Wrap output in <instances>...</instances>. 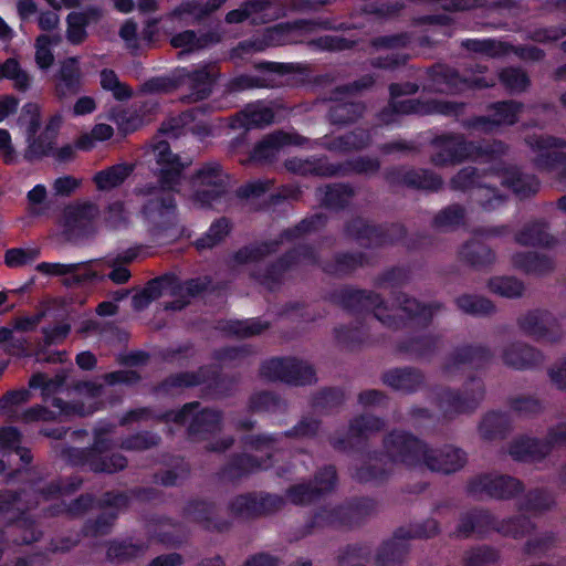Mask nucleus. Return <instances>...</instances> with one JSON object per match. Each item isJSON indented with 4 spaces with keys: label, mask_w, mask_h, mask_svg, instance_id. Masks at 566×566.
I'll return each mask as SVG.
<instances>
[{
    "label": "nucleus",
    "mask_w": 566,
    "mask_h": 566,
    "mask_svg": "<svg viewBox=\"0 0 566 566\" xmlns=\"http://www.w3.org/2000/svg\"><path fill=\"white\" fill-rule=\"evenodd\" d=\"M433 147L431 161L436 166L443 167L463 160L491 165V170L483 175L478 174L476 168L465 167L451 179L453 189L472 190L473 200L485 210H493L505 200V196L495 188L497 182L512 189L521 198L538 190L539 185L534 176L524 175L515 167L504 166L502 156L506 153V147L501 142L482 147L467 143L460 135H446L437 138Z\"/></svg>",
    "instance_id": "f257e3e1"
},
{
    "label": "nucleus",
    "mask_w": 566,
    "mask_h": 566,
    "mask_svg": "<svg viewBox=\"0 0 566 566\" xmlns=\"http://www.w3.org/2000/svg\"><path fill=\"white\" fill-rule=\"evenodd\" d=\"M465 462V453L453 446L431 449L413 436L394 431L385 438L384 454L365 459L353 475L360 482L378 481L399 464L424 465L430 471L450 474L462 469Z\"/></svg>",
    "instance_id": "f03ea898"
},
{
    "label": "nucleus",
    "mask_w": 566,
    "mask_h": 566,
    "mask_svg": "<svg viewBox=\"0 0 566 566\" xmlns=\"http://www.w3.org/2000/svg\"><path fill=\"white\" fill-rule=\"evenodd\" d=\"M158 168L160 188L148 191L142 209V216L154 233L166 230L177 223V205L172 191H178L182 170L189 161L181 163L179 157L170 151L166 140L157 142L153 147Z\"/></svg>",
    "instance_id": "7ed1b4c3"
},
{
    "label": "nucleus",
    "mask_w": 566,
    "mask_h": 566,
    "mask_svg": "<svg viewBox=\"0 0 566 566\" xmlns=\"http://www.w3.org/2000/svg\"><path fill=\"white\" fill-rule=\"evenodd\" d=\"M340 302L349 310L373 311L374 316L385 326L398 328L405 325V319L415 321L418 325L427 324L439 310L438 305H423L406 294L396 297V306L388 307L381 297L373 292L345 290Z\"/></svg>",
    "instance_id": "20e7f679"
},
{
    "label": "nucleus",
    "mask_w": 566,
    "mask_h": 566,
    "mask_svg": "<svg viewBox=\"0 0 566 566\" xmlns=\"http://www.w3.org/2000/svg\"><path fill=\"white\" fill-rule=\"evenodd\" d=\"M319 429V423L313 418H303L291 431H286L277 437L258 436L249 441V453L243 454L233 463L232 476L253 472L258 469H268L272 465L271 458L280 449L284 438L295 437L300 439L314 437Z\"/></svg>",
    "instance_id": "39448f33"
},
{
    "label": "nucleus",
    "mask_w": 566,
    "mask_h": 566,
    "mask_svg": "<svg viewBox=\"0 0 566 566\" xmlns=\"http://www.w3.org/2000/svg\"><path fill=\"white\" fill-rule=\"evenodd\" d=\"M75 398L71 403L53 397L51 405L56 411H50L42 406H34L18 415V418L11 420H21L32 422L38 420H51L56 416H87L98 410L103 406L104 387L96 381L78 382L74 387Z\"/></svg>",
    "instance_id": "423d86ee"
},
{
    "label": "nucleus",
    "mask_w": 566,
    "mask_h": 566,
    "mask_svg": "<svg viewBox=\"0 0 566 566\" xmlns=\"http://www.w3.org/2000/svg\"><path fill=\"white\" fill-rule=\"evenodd\" d=\"M418 86L411 83L403 85L392 84L390 86L391 102L389 106L379 114V120L382 124H391L396 122V116L399 114H441V115H458L462 111V105L453 102L441 101L437 98L427 101L402 99V95H411L416 93Z\"/></svg>",
    "instance_id": "0eeeda50"
},
{
    "label": "nucleus",
    "mask_w": 566,
    "mask_h": 566,
    "mask_svg": "<svg viewBox=\"0 0 566 566\" xmlns=\"http://www.w3.org/2000/svg\"><path fill=\"white\" fill-rule=\"evenodd\" d=\"M112 427H99L95 430L94 444L90 450H74L73 461L76 464L87 465L95 472H116L126 467V459L120 454H112L108 457L107 452L111 449L112 440L109 433Z\"/></svg>",
    "instance_id": "6e6552de"
},
{
    "label": "nucleus",
    "mask_w": 566,
    "mask_h": 566,
    "mask_svg": "<svg viewBox=\"0 0 566 566\" xmlns=\"http://www.w3.org/2000/svg\"><path fill=\"white\" fill-rule=\"evenodd\" d=\"M229 177L218 163L202 165L191 179V200L201 206H210L227 193Z\"/></svg>",
    "instance_id": "1a4fd4ad"
},
{
    "label": "nucleus",
    "mask_w": 566,
    "mask_h": 566,
    "mask_svg": "<svg viewBox=\"0 0 566 566\" xmlns=\"http://www.w3.org/2000/svg\"><path fill=\"white\" fill-rule=\"evenodd\" d=\"M484 397V385L481 379L471 377L462 386L461 391L449 388L437 394V403L446 417L472 412Z\"/></svg>",
    "instance_id": "9d476101"
},
{
    "label": "nucleus",
    "mask_w": 566,
    "mask_h": 566,
    "mask_svg": "<svg viewBox=\"0 0 566 566\" xmlns=\"http://www.w3.org/2000/svg\"><path fill=\"white\" fill-rule=\"evenodd\" d=\"M166 421L188 423L189 433L197 437L212 434L220 429L221 415L211 409L199 410L198 402L187 403L179 411L166 413Z\"/></svg>",
    "instance_id": "9b49d317"
},
{
    "label": "nucleus",
    "mask_w": 566,
    "mask_h": 566,
    "mask_svg": "<svg viewBox=\"0 0 566 566\" xmlns=\"http://www.w3.org/2000/svg\"><path fill=\"white\" fill-rule=\"evenodd\" d=\"M523 483L506 474L486 473L473 478L468 485L472 495H486L495 500H511L522 493Z\"/></svg>",
    "instance_id": "f8f14e48"
},
{
    "label": "nucleus",
    "mask_w": 566,
    "mask_h": 566,
    "mask_svg": "<svg viewBox=\"0 0 566 566\" xmlns=\"http://www.w3.org/2000/svg\"><path fill=\"white\" fill-rule=\"evenodd\" d=\"M517 325L525 335L542 343H558L564 335L558 319L544 310H533L522 314L517 318Z\"/></svg>",
    "instance_id": "ddd939ff"
},
{
    "label": "nucleus",
    "mask_w": 566,
    "mask_h": 566,
    "mask_svg": "<svg viewBox=\"0 0 566 566\" xmlns=\"http://www.w3.org/2000/svg\"><path fill=\"white\" fill-rule=\"evenodd\" d=\"M261 375L270 380H282L293 385H306L315 379L312 366L295 358L270 359L262 365Z\"/></svg>",
    "instance_id": "4468645a"
},
{
    "label": "nucleus",
    "mask_w": 566,
    "mask_h": 566,
    "mask_svg": "<svg viewBox=\"0 0 566 566\" xmlns=\"http://www.w3.org/2000/svg\"><path fill=\"white\" fill-rule=\"evenodd\" d=\"M535 155V164L543 169L566 167V140L553 136H533L527 140Z\"/></svg>",
    "instance_id": "2eb2a0df"
},
{
    "label": "nucleus",
    "mask_w": 566,
    "mask_h": 566,
    "mask_svg": "<svg viewBox=\"0 0 566 566\" xmlns=\"http://www.w3.org/2000/svg\"><path fill=\"white\" fill-rule=\"evenodd\" d=\"M217 72L214 65H200L192 71H176V81L189 91V101L196 102L208 97L211 93Z\"/></svg>",
    "instance_id": "dca6fc26"
},
{
    "label": "nucleus",
    "mask_w": 566,
    "mask_h": 566,
    "mask_svg": "<svg viewBox=\"0 0 566 566\" xmlns=\"http://www.w3.org/2000/svg\"><path fill=\"white\" fill-rule=\"evenodd\" d=\"M21 120L25 125L27 134L25 158L32 160L49 154L50 142L43 139V132L38 134L41 127L40 106L35 103H27L22 108Z\"/></svg>",
    "instance_id": "f3484780"
},
{
    "label": "nucleus",
    "mask_w": 566,
    "mask_h": 566,
    "mask_svg": "<svg viewBox=\"0 0 566 566\" xmlns=\"http://www.w3.org/2000/svg\"><path fill=\"white\" fill-rule=\"evenodd\" d=\"M505 232V228L476 229L473 239L468 241L460 251L462 260L476 268L494 263L495 253L489 247L481 243L479 239L499 237Z\"/></svg>",
    "instance_id": "a211bd4d"
},
{
    "label": "nucleus",
    "mask_w": 566,
    "mask_h": 566,
    "mask_svg": "<svg viewBox=\"0 0 566 566\" xmlns=\"http://www.w3.org/2000/svg\"><path fill=\"white\" fill-rule=\"evenodd\" d=\"M315 485L297 484L286 492L287 499L294 504H307L318 495L329 492L336 484V472L333 467H326L315 475Z\"/></svg>",
    "instance_id": "6ab92c4d"
},
{
    "label": "nucleus",
    "mask_w": 566,
    "mask_h": 566,
    "mask_svg": "<svg viewBox=\"0 0 566 566\" xmlns=\"http://www.w3.org/2000/svg\"><path fill=\"white\" fill-rule=\"evenodd\" d=\"M98 217V206L86 201L69 207L65 210L64 223L71 233L87 235L95 231V223Z\"/></svg>",
    "instance_id": "aec40b11"
},
{
    "label": "nucleus",
    "mask_w": 566,
    "mask_h": 566,
    "mask_svg": "<svg viewBox=\"0 0 566 566\" xmlns=\"http://www.w3.org/2000/svg\"><path fill=\"white\" fill-rule=\"evenodd\" d=\"M501 359L504 365L511 368L524 370L542 365L544 355L541 350L526 343L512 342L503 347Z\"/></svg>",
    "instance_id": "412c9836"
},
{
    "label": "nucleus",
    "mask_w": 566,
    "mask_h": 566,
    "mask_svg": "<svg viewBox=\"0 0 566 566\" xmlns=\"http://www.w3.org/2000/svg\"><path fill=\"white\" fill-rule=\"evenodd\" d=\"M303 138L296 134L275 132L264 137L253 149L250 159L256 163H270L287 145H301Z\"/></svg>",
    "instance_id": "4be33fe9"
},
{
    "label": "nucleus",
    "mask_w": 566,
    "mask_h": 566,
    "mask_svg": "<svg viewBox=\"0 0 566 566\" xmlns=\"http://www.w3.org/2000/svg\"><path fill=\"white\" fill-rule=\"evenodd\" d=\"M83 74L77 57H69L61 63L56 74L55 95L65 99L77 94L82 87Z\"/></svg>",
    "instance_id": "5701e85b"
},
{
    "label": "nucleus",
    "mask_w": 566,
    "mask_h": 566,
    "mask_svg": "<svg viewBox=\"0 0 566 566\" xmlns=\"http://www.w3.org/2000/svg\"><path fill=\"white\" fill-rule=\"evenodd\" d=\"M497 517L485 510H473L463 513L457 526L459 536L468 537L472 534L484 535L495 531Z\"/></svg>",
    "instance_id": "b1692460"
},
{
    "label": "nucleus",
    "mask_w": 566,
    "mask_h": 566,
    "mask_svg": "<svg viewBox=\"0 0 566 566\" xmlns=\"http://www.w3.org/2000/svg\"><path fill=\"white\" fill-rule=\"evenodd\" d=\"M384 426V421L374 416H361L355 418L349 424L347 438L345 440L332 439V444L335 448L344 449L353 447L357 441L367 439L379 432Z\"/></svg>",
    "instance_id": "393cba45"
},
{
    "label": "nucleus",
    "mask_w": 566,
    "mask_h": 566,
    "mask_svg": "<svg viewBox=\"0 0 566 566\" xmlns=\"http://www.w3.org/2000/svg\"><path fill=\"white\" fill-rule=\"evenodd\" d=\"M102 12L96 7H90L82 11H73L66 17V39L71 44L78 45L87 36L86 27L99 19Z\"/></svg>",
    "instance_id": "a878e982"
},
{
    "label": "nucleus",
    "mask_w": 566,
    "mask_h": 566,
    "mask_svg": "<svg viewBox=\"0 0 566 566\" xmlns=\"http://www.w3.org/2000/svg\"><path fill=\"white\" fill-rule=\"evenodd\" d=\"M509 454L516 461L537 462L549 454V446L535 438L520 437L511 442Z\"/></svg>",
    "instance_id": "bb28decb"
},
{
    "label": "nucleus",
    "mask_w": 566,
    "mask_h": 566,
    "mask_svg": "<svg viewBox=\"0 0 566 566\" xmlns=\"http://www.w3.org/2000/svg\"><path fill=\"white\" fill-rule=\"evenodd\" d=\"M489 356V350L483 347H461L448 356L442 365L441 373L446 379L452 380L455 375L464 369L467 363L472 361L475 358L483 359Z\"/></svg>",
    "instance_id": "cd10ccee"
},
{
    "label": "nucleus",
    "mask_w": 566,
    "mask_h": 566,
    "mask_svg": "<svg viewBox=\"0 0 566 566\" xmlns=\"http://www.w3.org/2000/svg\"><path fill=\"white\" fill-rule=\"evenodd\" d=\"M274 113L272 108L264 103L248 105L243 111L235 115L232 120L233 128H258L269 125L273 122Z\"/></svg>",
    "instance_id": "c85d7f7f"
},
{
    "label": "nucleus",
    "mask_w": 566,
    "mask_h": 566,
    "mask_svg": "<svg viewBox=\"0 0 566 566\" xmlns=\"http://www.w3.org/2000/svg\"><path fill=\"white\" fill-rule=\"evenodd\" d=\"M494 113L491 118L480 117L475 119L473 126L478 129L490 132L494 126L512 125L522 111V105L515 102H501L493 106Z\"/></svg>",
    "instance_id": "c756f323"
},
{
    "label": "nucleus",
    "mask_w": 566,
    "mask_h": 566,
    "mask_svg": "<svg viewBox=\"0 0 566 566\" xmlns=\"http://www.w3.org/2000/svg\"><path fill=\"white\" fill-rule=\"evenodd\" d=\"M253 24H263L283 17L286 12L289 0H249Z\"/></svg>",
    "instance_id": "7c9ffc66"
},
{
    "label": "nucleus",
    "mask_w": 566,
    "mask_h": 566,
    "mask_svg": "<svg viewBox=\"0 0 566 566\" xmlns=\"http://www.w3.org/2000/svg\"><path fill=\"white\" fill-rule=\"evenodd\" d=\"M134 166L122 163L97 171L93 181L99 191H108L119 187L133 172Z\"/></svg>",
    "instance_id": "2f4dec72"
},
{
    "label": "nucleus",
    "mask_w": 566,
    "mask_h": 566,
    "mask_svg": "<svg viewBox=\"0 0 566 566\" xmlns=\"http://www.w3.org/2000/svg\"><path fill=\"white\" fill-rule=\"evenodd\" d=\"M349 87L337 88L332 97L334 105L329 109V118L334 124H345L352 122L363 114L364 106L354 102L345 101L339 95Z\"/></svg>",
    "instance_id": "473e14b6"
},
{
    "label": "nucleus",
    "mask_w": 566,
    "mask_h": 566,
    "mask_svg": "<svg viewBox=\"0 0 566 566\" xmlns=\"http://www.w3.org/2000/svg\"><path fill=\"white\" fill-rule=\"evenodd\" d=\"M436 84L437 90L440 92L457 93L469 87H489L493 85V82L481 77L461 78L457 73L447 71L436 78Z\"/></svg>",
    "instance_id": "72a5a7b5"
},
{
    "label": "nucleus",
    "mask_w": 566,
    "mask_h": 566,
    "mask_svg": "<svg viewBox=\"0 0 566 566\" xmlns=\"http://www.w3.org/2000/svg\"><path fill=\"white\" fill-rule=\"evenodd\" d=\"M287 170L300 175L334 176L338 168L323 159L292 158L285 163Z\"/></svg>",
    "instance_id": "f704fd0d"
},
{
    "label": "nucleus",
    "mask_w": 566,
    "mask_h": 566,
    "mask_svg": "<svg viewBox=\"0 0 566 566\" xmlns=\"http://www.w3.org/2000/svg\"><path fill=\"white\" fill-rule=\"evenodd\" d=\"M422 375L413 369H394L384 375V382L405 392L416 390L422 384Z\"/></svg>",
    "instance_id": "c9c22d12"
},
{
    "label": "nucleus",
    "mask_w": 566,
    "mask_h": 566,
    "mask_svg": "<svg viewBox=\"0 0 566 566\" xmlns=\"http://www.w3.org/2000/svg\"><path fill=\"white\" fill-rule=\"evenodd\" d=\"M535 528V524L525 516H511L497 518L495 532L505 537L521 539Z\"/></svg>",
    "instance_id": "e433bc0d"
},
{
    "label": "nucleus",
    "mask_w": 566,
    "mask_h": 566,
    "mask_svg": "<svg viewBox=\"0 0 566 566\" xmlns=\"http://www.w3.org/2000/svg\"><path fill=\"white\" fill-rule=\"evenodd\" d=\"M409 546L405 534H397L391 541L384 544L377 556L379 566H396L408 553Z\"/></svg>",
    "instance_id": "4c0bfd02"
},
{
    "label": "nucleus",
    "mask_w": 566,
    "mask_h": 566,
    "mask_svg": "<svg viewBox=\"0 0 566 566\" xmlns=\"http://www.w3.org/2000/svg\"><path fill=\"white\" fill-rule=\"evenodd\" d=\"M511 419L506 413L489 412L479 424V433L485 440L500 438L510 428Z\"/></svg>",
    "instance_id": "58836bf2"
},
{
    "label": "nucleus",
    "mask_w": 566,
    "mask_h": 566,
    "mask_svg": "<svg viewBox=\"0 0 566 566\" xmlns=\"http://www.w3.org/2000/svg\"><path fill=\"white\" fill-rule=\"evenodd\" d=\"M556 505V500L553 493L546 490H532L520 502L522 511L531 512L534 514H542L551 511Z\"/></svg>",
    "instance_id": "ea45409f"
},
{
    "label": "nucleus",
    "mask_w": 566,
    "mask_h": 566,
    "mask_svg": "<svg viewBox=\"0 0 566 566\" xmlns=\"http://www.w3.org/2000/svg\"><path fill=\"white\" fill-rule=\"evenodd\" d=\"M515 241L522 245H543L547 247L554 242L553 237L545 229V224L541 222H532L515 234Z\"/></svg>",
    "instance_id": "a19ab883"
},
{
    "label": "nucleus",
    "mask_w": 566,
    "mask_h": 566,
    "mask_svg": "<svg viewBox=\"0 0 566 566\" xmlns=\"http://www.w3.org/2000/svg\"><path fill=\"white\" fill-rule=\"evenodd\" d=\"M512 264L526 273L543 274L553 268L551 259L536 253H516L512 256Z\"/></svg>",
    "instance_id": "79ce46f5"
},
{
    "label": "nucleus",
    "mask_w": 566,
    "mask_h": 566,
    "mask_svg": "<svg viewBox=\"0 0 566 566\" xmlns=\"http://www.w3.org/2000/svg\"><path fill=\"white\" fill-rule=\"evenodd\" d=\"M7 78L12 82V86L20 92H25L31 87V75L21 67L20 63L11 57L1 64L0 80Z\"/></svg>",
    "instance_id": "37998d69"
},
{
    "label": "nucleus",
    "mask_w": 566,
    "mask_h": 566,
    "mask_svg": "<svg viewBox=\"0 0 566 566\" xmlns=\"http://www.w3.org/2000/svg\"><path fill=\"white\" fill-rule=\"evenodd\" d=\"M227 0H208L203 1H186L180 3L174 12L172 17L190 15L196 20L203 18L205 15L219 9Z\"/></svg>",
    "instance_id": "c03bdc74"
},
{
    "label": "nucleus",
    "mask_w": 566,
    "mask_h": 566,
    "mask_svg": "<svg viewBox=\"0 0 566 566\" xmlns=\"http://www.w3.org/2000/svg\"><path fill=\"white\" fill-rule=\"evenodd\" d=\"M229 231L228 220L221 218L210 226L208 231L195 242V245L199 251L212 249L228 235Z\"/></svg>",
    "instance_id": "a18cd8bd"
},
{
    "label": "nucleus",
    "mask_w": 566,
    "mask_h": 566,
    "mask_svg": "<svg viewBox=\"0 0 566 566\" xmlns=\"http://www.w3.org/2000/svg\"><path fill=\"white\" fill-rule=\"evenodd\" d=\"M489 289L503 297H518L524 292V285L521 281L512 276H496L489 281Z\"/></svg>",
    "instance_id": "49530a36"
},
{
    "label": "nucleus",
    "mask_w": 566,
    "mask_h": 566,
    "mask_svg": "<svg viewBox=\"0 0 566 566\" xmlns=\"http://www.w3.org/2000/svg\"><path fill=\"white\" fill-rule=\"evenodd\" d=\"M65 379L66 375L64 373L56 374L52 378L44 374H36L30 379L29 385L31 388H41L42 396L48 401L50 396H53L63 389Z\"/></svg>",
    "instance_id": "de8ad7c7"
},
{
    "label": "nucleus",
    "mask_w": 566,
    "mask_h": 566,
    "mask_svg": "<svg viewBox=\"0 0 566 566\" xmlns=\"http://www.w3.org/2000/svg\"><path fill=\"white\" fill-rule=\"evenodd\" d=\"M558 541L557 534L546 531L526 541L524 552L528 555H542L556 546Z\"/></svg>",
    "instance_id": "09e8293b"
},
{
    "label": "nucleus",
    "mask_w": 566,
    "mask_h": 566,
    "mask_svg": "<svg viewBox=\"0 0 566 566\" xmlns=\"http://www.w3.org/2000/svg\"><path fill=\"white\" fill-rule=\"evenodd\" d=\"M457 305L462 312L472 315H486L494 311V305L481 296L462 295L457 298Z\"/></svg>",
    "instance_id": "8fccbe9b"
},
{
    "label": "nucleus",
    "mask_w": 566,
    "mask_h": 566,
    "mask_svg": "<svg viewBox=\"0 0 566 566\" xmlns=\"http://www.w3.org/2000/svg\"><path fill=\"white\" fill-rule=\"evenodd\" d=\"M500 554L489 546H481L465 552L463 563L468 566H489L499 560Z\"/></svg>",
    "instance_id": "3c124183"
},
{
    "label": "nucleus",
    "mask_w": 566,
    "mask_h": 566,
    "mask_svg": "<svg viewBox=\"0 0 566 566\" xmlns=\"http://www.w3.org/2000/svg\"><path fill=\"white\" fill-rule=\"evenodd\" d=\"M229 507L231 513L238 517H250L260 512L258 497L252 494H242L233 497Z\"/></svg>",
    "instance_id": "603ef678"
},
{
    "label": "nucleus",
    "mask_w": 566,
    "mask_h": 566,
    "mask_svg": "<svg viewBox=\"0 0 566 566\" xmlns=\"http://www.w3.org/2000/svg\"><path fill=\"white\" fill-rule=\"evenodd\" d=\"M30 392L27 389L10 391L0 399V410L9 419L18 418L15 407L27 402Z\"/></svg>",
    "instance_id": "864d4df0"
},
{
    "label": "nucleus",
    "mask_w": 566,
    "mask_h": 566,
    "mask_svg": "<svg viewBox=\"0 0 566 566\" xmlns=\"http://www.w3.org/2000/svg\"><path fill=\"white\" fill-rule=\"evenodd\" d=\"M170 43L175 48L184 49L181 52L184 54L205 48L208 44V39L206 36H197L193 31L187 30L174 35Z\"/></svg>",
    "instance_id": "5fc2aeb1"
},
{
    "label": "nucleus",
    "mask_w": 566,
    "mask_h": 566,
    "mask_svg": "<svg viewBox=\"0 0 566 566\" xmlns=\"http://www.w3.org/2000/svg\"><path fill=\"white\" fill-rule=\"evenodd\" d=\"M144 551V546L132 542H112L107 548V557L111 560L123 562L137 556Z\"/></svg>",
    "instance_id": "6e6d98bb"
},
{
    "label": "nucleus",
    "mask_w": 566,
    "mask_h": 566,
    "mask_svg": "<svg viewBox=\"0 0 566 566\" xmlns=\"http://www.w3.org/2000/svg\"><path fill=\"white\" fill-rule=\"evenodd\" d=\"M206 286H207V282L201 279H195V280H190V281L186 282L184 285H181L179 287L181 298L176 300L171 303L165 304V308L174 310V311L184 308L189 303V301L185 298V295L187 294L188 296H193V295L198 294L199 292H201L202 290H205Z\"/></svg>",
    "instance_id": "4d7b16f0"
},
{
    "label": "nucleus",
    "mask_w": 566,
    "mask_h": 566,
    "mask_svg": "<svg viewBox=\"0 0 566 566\" xmlns=\"http://www.w3.org/2000/svg\"><path fill=\"white\" fill-rule=\"evenodd\" d=\"M463 44L470 51L482 53L488 56H497L506 53L507 50L506 45L494 40H468Z\"/></svg>",
    "instance_id": "13d9d810"
},
{
    "label": "nucleus",
    "mask_w": 566,
    "mask_h": 566,
    "mask_svg": "<svg viewBox=\"0 0 566 566\" xmlns=\"http://www.w3.org/2000/svg\"><path fill=\"white\" fill-rule=\"evenodd\" d=\"M353 196V190L345 185H334L327 187L324 202L329 208H342L348 203Z\"/></svg>",
    "instance_id": "bf43d9fd"
},
{
    "label": "nucleus",
    "mask_w": 566,
    "mask_h": 566,
    "mask_svg": "<svg viewBox=\"0 0 566 566\" xmlns=\"http://www.w3.org/2000/svg\"><path fill=\"white\" fill-rule=\"evenodd\" d=\"M104 222L109 229H120L127 226L128 213L122 201H115L107 207Z\"/></svg>",
    "instance_id": "052dcab7"
},
{
    "label": "nucleus",
    "mask_w": 566,
    "mask_h": 566,
    "mask_svg": "<svg viewBox=\"0 0 566 566\" xmlns=\"http://www.w3.org/2000/svg\"><path fill=\"white\" fill-rule=\"evenodd\" d=\"M143 254L144 250L140 247H130L107 254L103 259V264H120L127 268L130 263L140 259Z\"/></svg>",
    "instance_id": "680f3d73"
},
{
    "label": "nucleus",
    "mask_w": 566,
    "mask_h": 566,
    "mask_svg": "<svg viewBox=\"0 0 566 566\" xmlns=\"http://www.w3.org/2000/svg\"><path fill=\"white\" fill-rule=\"evenodd\" d=\"M369 135L365 130H358L350 133L346 136L339 137L333 145V148L336 150H352L359 149L369 144Z\"/></svg>",
    "instance_id": "e2e57ef3"
},
{
    "label": "nucleus",
    "mask_w": 566,
    "mask_h": 566,
    "mask_svg": "<svg viewBox=\"0 0 566 566\" xmlns=\"http://www.w3.org/2000/svg\"><path fill=\"white\" fill-rule=\"evenodd\" d=\"M39 255L36 248L10 249L6 253V263L11 268L22 266L32 263Z\"/></svg>",
    "instance_id": "0e129e2a"
},
{
    "label": "nucleus",
    "mask_w": 566,
    "mask_h": 566,
    "mask_svg": "<svg viewBox=\"0 0 566 566\" xmlns=\"http://www.w3.org/2000/svg\"><path fill=\"white\" fill-rule=\"evenodd\" d=\"M101 85L104 90L112 91L117 99H125L132 95L129 88L120 83L117 75L111 70L101 72Z\"/></svg>",
    "instance_id": "69168bd1"
},
{
    "label": "nucleus",
    "mask_w": 566,
    "mask_h": 566,
    "mask_svg": "<svg viewBox=\"0 0 566 566\" xmlns=\"http://www.w3.org/2000/svg\"><path fill=\"white\" fill-rule=\"evenodd\" d=\"M501 83L511 92H522L528 85L525 73L518 69H506L500 73Z\"/></svg>",
    "instance_id": "338daca9"
},
{
    "label": "nucleus",
    "mask_w": 566,
    "mask_h": 566,
    "mask_svg": "<svg viewBox=\"0 0 566 566\" xmlns=\"http://www.w3.org/2000/svg\"><path fill=\"white\" fill-rule=\"evenodd\" d=\"M464 211L459 206H451L442 210L434 219L436 227L442 230L451 229L463 220Z\"/></svg>",
    "instance_id": "774afa93"
}]
</instances>
